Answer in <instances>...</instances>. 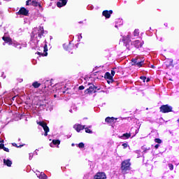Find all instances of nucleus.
Segmentation results:
<instances>
[{
  "label": "nucleus",
  "mask_w": 179,
  "mask_h": 179,
  "mask_svg": "<svg viewBox=\"0 0 179 179\" xmlns=\"http://www.w3.org/2000/svg\"><path fill=\"white\" fill-rule=\"evenodd\" d=\"M121 170L123 174H127V171H129V170H131L130 159H126L122 162Z\"/></svg>",
  "instance_id": "obj_1"
},
{
  "label": "nucleus",
  "mask_w": 179,
  "mask_h": 179,
  "mask_svg": "<svg viewBox=\"0 0 179 179\" xmlns=\"http://www.w3.org/2000/svg\"><path fill=\"white\" fill-rule=\"evenodd\" d=\"M43 33L44 27H39L34 29V31H32V36H34V37H36V36L38 35V38H41V36H43Z\"/></svg>",
  "instance_id": "obj_2"
},
{
  "label": "nucleus",
  "mask_w": 179,
  "mask_h": 179,
  "mask_svg": "<svg viewBox=\"0 0 179 179\" xmlns=\"http://www.w3.org/2000/svg\"><path fill=\"white\" fill-rule=\"evenodd\" d=\"M159 110L161 113H163L164 114H166L167 113H171L173 111V107L166 104V105H162Z\"/></svg>",
  "instance_id": "obj_3"
},
{
  "label": "nucleus",
  "mask_w": 179,
  "mask_h": 179,
  "mask_svg": "<svg viewBox=\"0 0 179 179\" xmlns=\"http://www.w3.org/2000/svg\"><path fill=\"white\" fill-rule=\"evenodd\" d=\"M37 124L41 127H42V128L45 131L44 136H47L48 135V132H50V128L47 127V124L44 122H37Z\"/></svg>",
  "instance_id": "obj_4"
},
{
  "label": "nucleus",
  "mask_w": 179,
  "mask_h": 179,
  "mask_svg": "<svg viewBox=\"0 0 179 179\" xmlns=\"http://www.w3.org/2000/svg\"><path fill=\"white\" fill-rule=\"evenodd\" d=\"M107 176L106 175V173L104 172H98L96 173L93 179H106Z\"/></svg>",
  "instance_id": "obj_5"
},
{
  "label": "nucleus",
  "mask_w": 179,
  "mask_h": 179,
  "mask_svg": "<svg viewBox=\"0 0 179 179\" xmlns=\"http://www.w3.org/2000/svg\"><path fill=\"white\" fill-rule=\"evenodd\" d=\"M42 50H43V52H38L37 54L38 55H41L42 57H47V55H48V53L47 52V51H48V48L47 47V44H45L43 48L41 47Z\"/></svg>",
  "instance_id": "obj_6"
},
{
  "label": "nucleus",
  "mask_w": 179,
  "mask_h": 179,
  "mask_svg": "<svg viewBox=\"0 0 179 179\" xmlns=\"http://www.w3.org/2000/svg\"><path fill=\"white\" fill-rule=\"evenodd\" d=\"M30 45L34 50L37 48V45H38V39H31L30 41Z\"/></svg>",
  "instance_id": "obj_7"
},
{
  "label": "nucleus",
  "mask_w": 179,
  "mask_h": 179,
  "mask_svg": "<svg viewBox=\"0 0 179 179\" xmlns=\"http://www.w3.org/2000/svg\"><path fill=\"white\" fill-rule=\"evenodd\" d=\"M18 15H24V16H27V15H29V10L25 8H21L18 11Z\"/></svg>",
  "instance_id": "obj_8"
},
{
  "label": "nucleus",
  "mask_w": 179,
  "mask_h": 179,
  "mask_svg": "<svg viewBox=\"0 0 179 179\" xmlns=\"http://www.w3.org/2000/svg\"><path fill=\"white\" fill-rule=\"evenodd\" d=\"M122 41L125 44V46L127 47V45H128V43L131 42V37L129 36V34H127L126 36H124Z\"/></svg>",
  "instance_id": "obj_9"
},
{
  "label": "nucleus",
  "mask_w": 179,
  "mask_h": 179,
  "mask_svg": "<svg viewBox=\"0 0 179 179\" xmlns=\"http://www.w3.org/2000/svg\"><path fill=\"white\" fill-rule=\"evenodd\" d=\"M113 13V10H103L102 13L103 16H105L106 19H110L111 14Z\"/></svg>",
  "instance_id": "obj_10"
},
{
  "label": "nucleus",
  "mask_w": 179,
  "mask_h": 179,
  "mask_svg": "<svg viewBox=\"0 0 179 179\" xmlns=\"http://www.w3.org/2000/svg\"><path fill=\"white\" fill-rule=\"evenodd\" d=\"M63 47L64 50H66V51H69V52H71V50L73 48V45L71 44V43H69V44L64 43L63 45Z\"/></svg>",
  "instance_id": "obj_11"
},
{
  "label": "nucleus",
  "mask_w": 179,
  "mask_h": 179,
  "mask_svg": "<svg viewBox=\"0 0 179 179\" xmlns=\"http://www.w3.org/2000/svg\"><path fill=\"white\" fill-rule=\"evenodd\" d=\"M96 92V86L91 85L88 89L85 90V93H94Z\"/></svg>",
  "instance_id": "obj_12"
},
{
  "label": "nucleus",
  "mask_w": 179,
  "mask_h": 179,
  "mask_svg": "<svg viewBox=\"0 0 179 179\" xmlns=\"http://www.w3.org/2000/svg\"><path fill=\"white\" fill-rule=\"evenodd\" d=\"M60 1H58L57 3V8H62V6H65L66 5L68 1L66 0H59Z\"/></svg>",
  "instance_id": "obj_13"
},
{
  "label": "nucleus",
  "mask_w": 179,
  "mask_h": 179,
  "mask_svg": "<svg viewBox=\"0 0 179 179\" xmlns=\"http://www.w3.org/2000/svg\"><path fill=\"white\" fill-rule=\"evenodd\" d=\"M133 44L136 48H140V47H142V45H143V41H140L139 40H137L135 41Z\"/></svg>",
  "instance_id": "obj_14"
},
{
  "label": "nucleus",
  "mask_w": 179,
  "mask_h": 179,
  "mask_svg": "<svg viewBox=\"0 0 179 179\" xmlns=\"http://www.w3.org/2000/svg\"><path fill=\"white\" fill-rule=\"evenodd\" d=\"M73 128L76 131H77L78 132H80L81 131H83V129L85 128V126L81 125V124H75L73 126Z\"/></svg>",
  "instance_id": "obj_15"
},
{
  "label": "nucleus",
  "mask_w": 179,
  "mask_h": 179,
  "mask_svg": "<svg viewBox=\"0 0 179 179\" xmlns=\"http://www.w3.org/2000/svg\"><path fill=\"white\" fill-rule=\"evenodd\" d=\"M36 176H37V178H39V179H47V176L43 172H41V173H40V172L36 173Z\"/></svg>",
  "instance_id": "obj_16"
},
{
  "label": "nucleus",
  "mask_w": 179,
  "mask_h": 179,
  "mask_svg": "<svg viewBox=\"0 0 179 179\" xmlns=\"http://www.w3.org/2000/svg\"><path fill=\"white\" fill-rule=\"evenodd\" d=\"M115 118H114L113 117H108L105 119V121L106 122H108V124H111V122H114V121H115Z\"/></svg>",
  "instance_id": "obj_17"
},
{
  "label": "nucleus",
  "mask_w": 179,
  "mask_h": 179,
  "mask_svg": "<svg viewBox=\"0 0 179 179\" xmlns=\"http://www.w3.org/2000/svg\"><path fill=\"white\" fill-rule=\"evenodd\" d=\"M3 40L5 43H8V45H12V39L10 38L3 36Z\"/></svg>",
  "instance_id": "obj_18"
},
{
  "label": "nucleus",
  "mask_w": 179,
  "mask_h": 179,
  "mask_svg": "<svg viewBox=\"0 0 179 179\" xmlns=\"http://www.w3.org/2000/svg\"><path fill=\"white\" fill-rule=\"evenodd\" d=\"M122 139H129L131 138V133H125L121 136Z\"/></svg>",
  "instance_id": "obj_19"
},
{
  "label": "nucleus",
  "mask_w": 179,
  "mask_h": 179,
  "mask_svg": "<svg viewBox=\"0 0 179 179\" xmlns=\"http://www.w3.org/2000/svg\"><path fill=\"white\" fill-rule=\"evenodd\" d=\"M3 163L6 166H8V167H10V166H12V161L9 159H3Z\"/></svg>",
  "instance_id": "obj_20"
},
{
  "label": "nucleus",
  "mask_w": 179,
  "mask_h": 179,
  "mask_svg": "<svg viewBox=\"0 0 179 179\" xmlns=\"http://www.w3.org/2000/svg\"><path fill=\"white\" fill-rule=\"evenodd\" d=\"M31 5H32V6H39V8H41V3L36 1V0H33L31 1Z\"/></svg>",
  "instance_id": "obj_21"
},
{
  "label": "nucleus",
  "mask_w": 179,
  "mask_h": 179,
  "mask_svg": "<svg viewBox=\"0 0 179 179\" xmlns=\"http://www.w3.org/2000/svg\"><path fill=\"white\" fill-rule=\"evenodd\" d=\"M61 141L59 140H53L52 143H50L51 148H54V145H59Z\"/></svg>",
  "instance_id": "obj_22"
},
{
  "label": "nucleus",
  "mask_w": 179,
  "mask_h": 179,
  "mask_svg": "<svg viewBox=\"0 0 179 179\" xmlns=\"http://www.w3.org/2000/svg\"><path fill=\"white\" fill-rule=\"evenodd\" d=\"M32 86L35 88V89H38V87H40V86H41V84L39 83L38 82H34L32 83Z\"/></svg>",
  "instance_id": "obj_23"
},
{
  "label": "nucleus",
  "mask_w": 179,
  "mask_h": 179,
  "mask_svg": "<svg viewBox=\"0 0 179 179\" xmlns=\"http://www.w3.org/2000/svg\"><path fill=\"white\" fill-rule=\"evenodd\" d=\"M105 78H106V79H113V76L108 73V72H106V74H105Z\"/></svg>",
  "instance_id": "obj_24"
},
{
  "label": "nucleus",
  "mask_w": 179,
  "mask_h": 179,
  "mask_svg": "<svg viewBox=\"0 0 179 179\" xmlns=\"http://www.w3.org/2000/svg\"><path fill=\"white\" fill-rule=\"evenodd\" d=\"M136 66H138V68H141V66H142V65H143V60H141V61H138L137 63H136Z\"/></svg>",
  "instance_id": "obj_25"
},
{
  "label": "nucleus",
  "mask_w": 179,
  "mask_h": 179,
  "mask_svg": "<svg viewBox=\"0 0 179 179\" xmlns=\"http://www.w3.org/2000/svg\"><path fill=\"white\" fill-rule=\"evenodd\" d=\"M134 37H138V36H139V30L138 29H135L134 30Z\"/></svg>",
  "instance_id": "obj_26"
},
{
  "label": "nucleus",
  "mask_w": 179,
  "mask_h": 179,
  "mask_svg": "<svg viewBox=\"0 0 179 179\" xmlns=\"http://www.w3.org/2000/svg\"><path fill=\"white\" fill-rule=\"evenodd\" d=\"M138 59H132L131 62L133 63L132 65H136L138 64Z\"/></svg>",
  "instance_id": "obj_27"
},
{
  "label": "nucleus",
  "mask_w": 179,
  "mask_h": 179,
  "mask_svg": "<svg viewBox=\"0 0 179 179\" xmlns=\"http://www.w3.org/2000/svg\"><path fill=\"white\" fill-rule=\"evenodd\" d=\"M85 132L87 134H93V131L92 130H90V129H89V128H85Z\"/></svg>",
  "instance_id": "obj_28"
},
{
  "label": "nucleus",
  "mask_w": 179,
  "mask_h": 179,
  "mask_svg": "<svg viewBox=\"0 0 179 179\" xmlns=\"http://www.w3.org/2000/svg\"><path fill=\"white\" fill-rule=\"evenodd\" d=\"M78 148H80V149H82V148H85V143H80L78 144Z\"/></svg>",
  "instance_id": "obj_29"
},
{
  "label": "nucleus",
  "mask_w": 179,
  "mask_h": 179,
  "mask_svg": "<svg viewBox=\"0 0 179 179\" xmlns=\"http://www.w3.org/2000/svg\"><path fill=\"white\" fill-rule=\"evenodd\" d=\"M169 170H174V165H173L172 164H169Z\"/></svg>",
  "instance_id": "obj_30"
},
{
  "label": "nucleus",
  "mask_w": 179,
  "mask_h": 179,
  "mask_svg": "<svg viewBox=\"0 0 179 179\" xmlns=\"http://www.w3.org/2000/svg\"><path fill=\"white\" fill-rule=\"evenodd\" d=\"M155 142L156 143H162V140H160V138H155Z\"/></svg>",
  "instance_id": "obj_31"
},
{
  "label": "nucleus",
  "mask_w": 179,
  "mask_h": 179,
  "mask_svg": "<svg viewBox=\"0 0 179 179\" xmlns=\"http://www.w3.org/2000/svg\"><path fill=\"white\" fill-rule=\"evenodd\" d=\"M168 62L169 63V66H173V59H169V60H168Z\"/></svg>",
  "instance_id": "obj_32"
},
{
  "label": "nucleus",
  "mask_w": 179,
  "mask_h": 179,
  "mask_svg": "<svg viewBox=\"0 0 179 179\" xmlns=\"http://www.w3.org/2000/svg\"><path fill=\"white\" fill-rule=\"evenodd\" d=\"M122 146H123V149H127V147L128 146V143H124L122 145Z\"/></svg>",
  "instance_id": "obj_33"
},
{
  "label": "nucleus",
  "mask_w": 179,
  "mask_h": 179,
  "mask_svg": "<svg viewBox=\"0 0 179 179\" xmlns=\"http://www.w3.org/2000/svg\"><path fill=\"white\" fill-rule=\"evenodd\" d=\"M15 47H16L17 48H19V50H20L22 48V46H20V44H18L16 45V43H14Z\"/></svg>",
  "instance_id": "obj_34"
},
{
  "label": "nucleus",
  "mask_w": 179,
  "mask_h": 179,
  "mask_svg": "<svg viewBox=\"0 0 179 179\" xmlns=\"http://www.w3.org/2000/svg\"><path fill=\"white\" fill-rule=\"evenodd\" d=\"M140 79H141V80H143V82H145L146 80V77L145 76H141Z\"/></svg>",
  "instance_id": "obj_35"
},
{
  "label": "nucleus",
  "mask_w": 179,
  "mask_h": 179,
  "mask_svg": "<svg viewBox=\"0 0 179 179\" xmlns=\"http://www.w3.org/2000/svg\"><path fill=\"white\" fill-rule=\"evenodd\" d=\"M29 160H31V159H33V153H29Z\"/></svg>",
  "instance_id": "obj_36"
},
{
  "label": "nucleus",
  "mask_w": 179,
  "mask_h": 179,
  "mask_svg": "<svg viewBox=\"0 0 179 179\" xmlns=\"http://www.w3.org/2000/svg\"><path fill=\"white\" fill-rule=\"evenodd\" d=\"M3 150H4L5 152H9V148H6V147H3Z\"/></svg>",
  "instance_id": "obj_37"
},
{
  "label": "nucleus",
  "mask_w": 179,
  "mask_h": 179,
  "mask_svg": "<svg viewBox=\"0 0 179 179\" xmlns=\"http://www.w3.org/2000/svg\"><path fill=\"white\" fill-rule=\"evenodd\" d=\"M110 75L112 76V77L114 76L115 75V71L114 70H112Z\"/></svg>",
  "instance_id": "obj_38"
},
{
  "label": "nucleus",
  "mask_w": 179,
  "mask_h": 179,
  "mask_svg": "<svg viewBox=\"0 0 179 179\" xmlns=\"http://www.w3.org/2000/svg\"><path fill=\"white\" fill-rule=\"evenodd\" d=\"M85 89V87L83 85H81L79 87L80 90H83Z\"/></svg>",
  "instance_id": "obj_39"
},
{
  "label": "nucleus",
  "mask_w": 179,
  "mask_h": 179,
  "mask_svg": "<svg viewBox=\"0 0 179 179\" xmlns=\"http://www.w3.org/2000/svg\"><path fill=\"white\" fill-rule=\"evenodd\" d=\"M159 146H160V145L156 144V145H155V149H159Z\"/></svg>",
  "instance_id": "obj_40"
},
{
  "label": "nucleus",
  "mask_w": 179,
  "mask_h": 179,
  "mask_svg": "<svg viewBox=\"0 0 179 179\" xmlns=\"http://www.w3.org/2000/svg\"><path fill=\"white\" fill-rule=\"evenodd\" d=\"M4 146L3 144H0V149H3Z\"/></svg>",
  "instance_id": "obj_41"
},
{
  "label": "nucleus",
  "mask_w": 179,
  "mask_h": 179,
  "mask_svg": "<svg viewBox=\"0 0 179 179\" xmlns=\"http://www.w3.org/2000/svg\"><path fill=\"white\" fill-rule=\"evenodd\" d=\"M29 2H31V0H27L26 2V5L28 6Z\"/></svg>",
  "instance_id": "obj_42"
},
{
  "label": "nucleus",
  "mask_w": 179,
  "mask_h": 179,
  "mask_svg": "<svg viewBox=\"0 0 179 179\" xmlns=\"http://www.w3.org/2000/svg\"><path fill=\"white\" fill-rule=\"evenodd\" d=\"M138 132H139V130L138 129L136 130V134H134V136L135 135H136V134H138Z\"/></svg>",
  "instance_id": "obj_43"
},
{
  "label": "nucleus",
  "mask_w": 179,
  "mask_h": 179,
  "mask_svg": "<svg viewBox=\"0 0 179 179\" xmlns=\"http://www.w3.org/2000/svg\"><path fill=\"white\" fill-rule=\"evenodd\" d=\"M0 143H3V140L0 138Z\"/></svg>",
  "instance_id": "obj_44"
},
{
  "label": "nucleus",
  "mask_w": 179,
  "mask_h": 179,
  "mask_svg": "<svg viewBox=\"0 0 179 179\" xmlns=\"http://www.w3.org/2000/svg\"><path fill=\"white\" fill-rule=\"evenodd\" d=\"M150 80V79H149V78H147V80H146V82H149Z\"/></svg>",
  "instance_id": "obj_45"
},
{
  "label": "nucleus",
  "mask_w": 179,
  "mask_h": 179,
  "mask_svg": "<svg viewBox=\"0 0 179 179\" xmlns=\"http://www.w3.org/2000/svg\"><path fill=\"white\" fill-rule=\"evenodd\" d=\"M151 68L154 69V68H155V66L152 65V66H151Z\"/></svg>",
  "instance_id": "obj_46"
},
{
  "label": "nucleus",
  "mask_w": 179,
  "mask_h": 179,
  "mask_svg": "<svg viewBox=\"0 0 179 179\" xmlns=\"http://www.w3.org/2000/svg\"><path fill=\"white\" fill-rule=\"evenodd\" d=\"M13 146H17V145H16V143H14V144H13Z\"/></svg>",
  "instance_id": "obj_47"
},
{
  "label": "nucleus",
  "mask_w": 179,
  "mask_h": 179,
  "mask_svg": "<svg viewBox=\"0 0 179 179\" xmlns=\"http://www.w3.org/2000/svg\"><path fill=\"white\" fill-rule=\"evenodd\" d=\"M71 146H75V144H74V143H72V144H71Z\"/></svg>",
  "instance_id": "obj_48"
},
{
  "label": "nucleus",
  "mask_w": 179,
  "mask_h": 179,
  "mask_svg": "<svg viewBox=\"0 0 179 179\" xmlns=\"http://www.w3.org/2000/svg\"><path fill=\"white\" fill-rule=\"evenodd\" d=\"M80 38H82V34H80Z\"/></svg>",
  "instance_id": "obj_49"
},
{
  "label": "nucleus",
  "mask_w": 179,
  "mask_h": 179,
  "mask_svg": "<svg viewBox=\"0 0 179 179\" xmlns=\"http://www.w3.org/2000/svg\"><path fill=\"white\" fill-rule=\"evenodd\" d=\"M115 27H118V26H117V25H115Z\"/></svg>",
  "instance_id": "obj_50"
},
{
  "label": "nucleus",
  "mask_w": 179,
  "mask_h": 179,
  "mask_svg": "<svg viewBox=\"0 0 179 179\" xmlns=\"http://www.w3.org/2000/svg\"><path fill=\"white\" fill-rule=\"evenodd\" d=\"M3 45H5V43H3Z\"/></svg>",
  "instance_id": "obj_51"
},
{
  "label": "nucleus",
  "mask_w": 179,
  "mask_h": 179,
  "mask_svg": "<svg viewBox=\"0 0 179 179\" xmlns=\"http://www.w3.org/2000/svg\"><path fill=\"white\" fill-rule=\"evenodd\" d=\"M178 122H179V118H178Z\"/></svg>",
  "instance_id": "obj_52"
},
{
  "label": "nucleus",
  "mask_w": 179,
  "mask_h": 179,
  "mask_svg": "<svg viewBox=\"0 0 179 179\" xmlns=\"http://www.w3.org/2000/svg\"><path fill=\"white\" fill-rule=\"evenodd\" d=\"M36 38H37V36H36Z\"/></svg>",
  "instance_id": "obj_53"
},
{
  "label": "nucleus",
  "mask_w": 179,
  "mask_h": 179,
  "mask_svg": "<svg viewBox=\"0 0 179 179\" xmlns=\"http://www.w3.org/2000/svg\"><path fill=\"white\" fill-rule=\"evenodd\" d=\"M50 1H54V0H50Z\"/></svg>",
  "instance_id": "obj_54"
}]
</instances>
